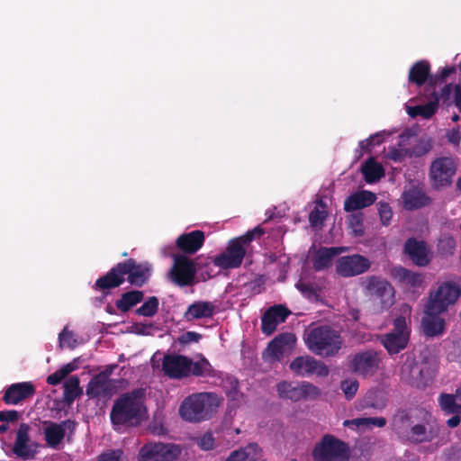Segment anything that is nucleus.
I'll list each match as a JSON object with an SVG mask.
<instances>
[{"label":"nucleus","instance_id":"obj_52","mask_svg":"<svg viewBox=\"0 0 461 461\" xmlns=\"http://www.w3.org/2000/svg\"><path fill=\"white\" fill-rule=\"evenodd\" d=\"M378 212L383 225L388 226L393 217L391 206L386 203H379Z\"/></svg>","mask_w":461,"mask_h":461},{"label":"nucleus","instance_id":"obj_49","mask_svg":"<svg viewBox=\"0 0 461 461\" xmlns=\"http://www.w3.org/2000/svg\"><path fill=\"white\" fill-rule=\"evenodd\" d=\"M264 234V230L259 226L254 228L252 230L247 231L244 235L235 238L241 246L246 248L255 239L256 236L260 237Z\"/></svg>","mask_w":461,"mask_h":461},{"label":"nucleus","instance_id":"obj_9","mask_svg":"<svg viewBox=\"0 0 461 461\" xmlns=\"http://www.w3.org/2000/svg\"><path fill=\"white\" fill-rule=\"evenodd\" d=\"M366 294L379 300L382 310L386 311L394 303L395 291L386 279L377 276H367L363 283Z\"/></svg>","mask_w":461,"mask_h":461},{"label":"nucleus","instance_id":"obj_53","mask_svg":"<svg viewBox=\"0 0 461 461\" xmlns=\"http://www.w3.org/2000/svg\"><path fill=\"white\" fill-rule=\"evenodd\" d=\"M59 347L67 345L69 348H74L77 344V339L71 331H68L67 328L59 334Z\"/></svg>","mask_w":461,"mask_h":461},{"label":"nucleus","instance_id":"obj_23","mask_svg":"<svg viewBox=\"0 0 461 461\" xmlns=\"http://www.w3.org/2000/svg\"><path fill=\"white\" fill-rule=\"evenodd\" d=\"M124 282L125 277L122 276L120 263H117L105 275L97 278L94 289L107 295L111 289L120 287Z\"/></svg>","mask_w":461,"mask_h":461},{"label":"nucleus","instance_id":"obj_32","mask_svg":"<svg viewBox=\"0 0 461 461\" xmlns=\"http://www.w3.org/2000/svg\"><path fill=\"white\" fill-rule=\"evenodd\" d=\"M414 424L411 409H398L392 418V427L399 438H402L404 434Z\"/></svg>","mask_w":461,"mask_h":461},{"label":"nucleus","instance_id":"obj_25","mask_svg":"<svg viewBox=\"0 0 461 461\" xmlns=\"http://www.w3.org/2000/svg\"><path fill=\"white\" fill-rule=\"evenodd\" d=\"M404 253L419 267H426L430 262L427 245L422 240L414 238L408 239L404 243Z\"/></svg>","mask_w":461,"mask_h":461},{"label":"nucleus","instance_id":"obj_60","mask_svg":"<svg viewBox=\"0 0 461 461\" xmlns=\"http://www.w3.org/2000/svg\"><path fill=\"white\" fill-rule=\"evenodd\" d=\"M456 68L454 67L443 68L438 75L433 77V86L437 81L444 82L451 74L455 73Z\"/></svg>","mask_w":461,"mask_h":461},{"label":"nucleus","instance_id":"obj_51","mask_svg":"<svg viewBox=\"0 0 461 461\" xmlns=\"http://www.w3.org/2000/svg\"><path fill=\"white\" fill-rule=\"evenodd\" d=\"M384 139L380 133L371 135L369 138L359 142V148L364 150H371L375 146L380 145Z\"/></svg>","mask_w":461,"mask_h":461},{"label":"nucleus","instance_id":"obj_46","mask_svg":"<svg viewBox=\"0 0 461 461\" xmlns=\"http://www.w3.org/2000/svg\"><path fill=\"white\" fill-rule=\"evenodd\" d=\"M284 352L285 349L274 339L269 342L263 355L264 357L267 356L269 357L270 360H280L284 355Z\"/></svg>","mask_w":461,"mask_h":461},{"label":"nucleus","instance_id":"obj_57","mask_svg":"<svg viewBox=\"0 0 461 461\" xmlns=\"http://www.w3.org/2000/svg\"><path fill=\"white\" fill-rule=\"evenodd\" d=\"M202 335L195 331H186L178 338V342L181 345H187L191 342H198Z\"/></svg>","mask_w":461,"mask_h":461},{"label":"nucleus","instance_id":"obj_59","mask_svg":"<svg viewBox=\"0 0 461 461\" xmlns=\"http://www.w3.org/2000/svg\"><path fill=\"white\" fill-rule=\"evenodd\" d=\"M67 375H65V373L63 372V370L61 369V367L59 369H58L57 371H55L54 373L50 374L48 377H47V384H50V385H58L59 384L61 383V381L66 377Z\"/></svg>","mask_w":461,"mask_h":461},{"label":"nucleus","instance_id":"obj_11","mask_svg":"<svg viewBox=\"0 0 461 461\" xmlns=\"http://www.w3.org/2000/svg\"><path fill=\"white\" fill-rule=\"evenodd\" d=\"M456 172V164L452 158L440 157L434 159L429 167V179L436 189L449 186Z\"/></svg>","mask_w":461,"mask_h":461},{"label":"nucleus","instance_id":"obj_21","mask_svg":"<svg viewBox=\"0 0 461 461\" xmlns=\"http://www.w3.org/2000/svg\"><path fill=\"white\" fill-rule=\"evenodd\" d=\"M391 276L399 283L403 289L414 293L424 283L422 274L413 272L402 266L393 267L391 269Z\"/></svg>","mask_w":461,"mask_h":461},{"label":"nucleus","instance_id":"obj_47","mask_svg":"<svg viewBox=\"0 0 461 461\" xmlns=\"http://www.w3.org/2000/svg\"><path fill=\"white\" fill-rule=\"evenodd\" d=\"M295 287L307 299L311 300L318 296L317 289L312 283L299 281L296 283Z\"/></svg>","mask_w":461,"mask_h":461},{"label":"nucleus","instance_id":"obj_39","mask_svg":"<svg viewBox=\"0 0 461 461\" xmlns=\"http://www.w3.org/2000/svg\"><path fill=\"white\" fill-rule=\"evenodd\" d=\"M83 394L80 387V381L77 375L69 376L64 383L63 399L68 404H71L74 401Z\"/></svg>","mask_w":461,"mask_h":461},{"label":"nucleus","instance_id":"obj_24","mask_svg":"<svg viewBox=\"0 0 461 461\" xmlns=\"http://www.w3.org/2000/svg\"><path fill=\"white\" fill-rule=\"evenodd\" d=\"M204 240L203 231L195 230L181 234L176 240V246L183 255H193L203 247Z\"/></svg>","mask_w":461,"mask_h":461},{"label":"nucleus","instance_id":"obj_1","mask_svg":"<svg viewBox=\"0 0 461 461\" xmlns=\"http://www.w3.org/2000/svg\"><path fill=\"white\" fill-rule=\"evenodd\" d=\"M144 390L134 389L120 395L113 402L110 412L112 424L116 426H136L141 421L144 406Z\"/></svg>","mask_w":461,"mask_h":461},{"label":"nucleus","instance_id":"obj_30","mask_svg":"<svg viewBox=\"0 0 461 461\" xmlns=\"http://www.w3.org/2000/svg\"><path fill=\"white\" fill-rule=\"evenodd\" d=\"M113 388V386L110 379H105L103 375H96L87 384L86 393L92 399L105 398L112 395Z\"/></svg>","mask_w":461,"mask_h":461},{"label":"nucleus","instance_id":"obj_44","mask_svg":"<svg viewBox=\"0 0 461 461\" xmlns=\"http://www.w3.org/2000/svg\"><path fill=\"white\" fill-rule=\"evenodd\" d=\"M159 301L156 296L148 297L144 303L139 307L135 312L137 315L144 317H153L158 311Z\"/></svg>","mask_w":461,"mask_h":461},{"label":"nucleus","instance_id":"obj_54","mask_svg":"<svg viewBox=\"0 0 461 461\" xmlns=\"http://www.w3.org/2000/svg\"><path fill=\"white\" fill-rule=\"evenodd\" d=\"M214 438L212 433L206 432L197 439V445L203 450L208 451L214 447Z\"/></svg>","mask_w":461,"mask_h":461},{"label":"nucleus","instance_id":"obj_8","mask_svg":"<svg viewBox=\"0 0 461 461\" xmlns=\"http://www.w3.org/2000/svg\"><path fill=\"white\" fill-rule=\"evenodd\" d=\"M182 448L174 443L148 442L140 449L138 461H175Z\"/></svg>","mask_w":461,"mask_h":461},{"label":"nucleus","instance_id":"obj_6","mask_svg":"<svg viewBox=\"0 0 461 461\" xmlns=\"http://www.w3.org/2000/svg\"><path fill=\"white\" fill-rule=\"evenodd\" d=\"M411 337V327L405 316H397L393 322L391 331L380 336V342L389 355L398 354L408 346Z\"/></svg>","mask_w":461,"mask_h":461},{"label":"nucleus","instance_id":"obj_63","mask_svg":"<svg viewBox=\"0 0 461 461\" xmlns=\"http://www.w3.org/2000/svg\"><path fill=\"white\" fill-rule=\"evenodd\" d=\"M77 359H74L72 362L68 363L61 366V369L65 373L66 375H68L73 371L78 368V365L77 364Z\"/></svg>","mask_w":461,"mask_h":461},{"label":"nucleus","instance_id":"obj_38","mask_svg":"<svg viewBox=\"0 0 461 461\" xmlns=\"http://www.w3.org/2000/svg\"><path fill=\"white\" fill-rule=\"evenodd\" d=\"M434 99L425 104L409 106L407 113L410 117L416 118L420 116L424 119L431 118L437 112L438 107V96L433 92Z\"/></svg>","mask_w":461,"mask_h":461},{"label":"nucleus","instance_id":"obj_14","mask_svg":"<svg viewBox=\"0 0 461 461\" xmlns=\"http://www.w3.org/2000/svg\"><path fill=\"white\" fill-rule=\"evenodd\" d=\"M247 249L235 239L228 242L225 251L215 256L212 263L222 269H234L241 266L246 256Z\"/></svg>","mask_w":461,"mask_h":461},{"label":"nucleus","instance_id":"obj_2","mask_svg":"<svg viewBox=\"0 0 461 461\" xmlns=\"http://www.w3.org/2000/svg\"><path fill=\"white\" fill-rule=\"evenodd\" d=\"M308 349L322 357L337 356L344 346L340 331L330 325H320L310 329L304 338Z\"/></svg>","mask_w":461,"mask_h":461},{"label":"nucleus","instance_id":"obj_3","mask_svg":"<svg viewBox=\"0 0 461 461\" xmlns=\"http://www.w3.org/2000/svg\"><path fill=\"white\" fill-rule=\"evenodd\" d=\"M162 370L171 379H182L191 375L206 376L211 374L212 366L205 357L193 361L183 355L167 354L163 357Z\"/></svg>","mask_w":461,"mask_h":461},{"label":"nucleus","instance_id":"obj_22","mask_svg":"<svg viewBox=\"0 0 461 461\" xmlns=\"http://www.w3.org/2000/svg\"><path fill=\"white\" fill-rule=\"evenodd\" d=\"M35 392L36 388L31 382L15 383L5 389L3 401L8 405H17L23 401L32 398Z\"/></svg>","mask_w":461,"mask_h":461},{"label":"nucleus","instance_id":"obj_5","mask_svg":"<svg viewBox=\"0 0 461 461\" xmlns=\"http://www.w3.org/2000/svg\"><path fill=\"white\" fill-rule=\"evenodd\" d=\"M312 455L314 461H348L349 447L333 435L326 434L316 443Z\"/></svg>","mask_w":461,"mask_h":461},{"label":"nucleus","instance_id":"obj_34","mask_svg":"<svg viewBox=\"0 0 461 461\" xmlns=\"http://www.w3.org/2000/svg\"><path fill=\"white\" fill-rule=\"evenodd\" d=\"M215 306L211 302L197 301L190 304L184 316L187 321L210 318L214 314Z\"/></svg>","mask_w":461,"mask_h":461},{"label":"nucleus","instance_id":"obj_31","mask_svg":"<svg viewBox=\"0 0 461 461\" xmlns=\"http://www.w3.org/2000/svg\"><path fill=\"white\" fill-rule=\"evenodd\" d=\"M376 200V195L367 190L356 192L348 195L344 202L346 212H354L370 206Z\"/></svg>","mask_w":461,"mask_h":461},{"label":"nucleus","instance_id":"obj_27","mask_svg":"<svg viewBox=\"0 0 461 461\" xmlns=\"http://www.w3.org/2000/svg\"><path fill=\"white\" fill-rule=\"evenodd\" d=\"M442 312H435L430 306L426 305L425 316L422 317L421 326L423 332L428 337H438L445 331V321L439 315Z\"/></svg>","mask_w":461,"mask_h":461},{"label":"nucleus","instance_id":"obj_61","mask_svg":"<svg viewBox=\"0 0 461 461\" xmlns=\"http://www.w3.org/2000/svg\"><path fill=\"white\" fill-rule=\"evenodd\" d=\"M19 419V412L15 410L0 411V421H16Z\"/></svg>","mask_w":461,"mask_h":461},{"label":"nucleus","instance_id":"obj_17","mask_svg":"<svg viewBox=\"0 0 461 461\" xmlns=\"http://www.w3.org/2000/svg\"><path fill=\"white\" fill-rule=\"evenodd\" d=\"M379 354L375 350H366L356 354L351 362L350 369L357 375L366 377L373 375L378 369Z\"/></svg>","mask_w":461,"mask_h":461},{"label":"nucleus","instance_id":"obj_19","mask_svg":"<svg viewBox=\"0 0 461 461\" xmlns=\"http://www.w3.org/2000/svg\"><path fill=\"white\" fill-rule=\"evenodd\" d=\"M30 426L27 423H21L17 432L14 444L12 451L15 456L23 460L33 459L37 452L36 448L38 445L31 442L30 438Z\"/></svg>","mask_w":461,"mask_h":461},{"label":"nucleus","instance_id":"obj_58","mask_svg":"<svg viewBox=\"0 0 461 461\" xmlns=\"http://www.w3.org/2000/svg\"><path fill=\"white\" fill-rule=\"evenodd\" d=\"M122 450L116 449L104 453L99 456L98 461H122Z\"/></svg>","mask_w":461,"mask_h":461},{"label":"nucleus","instance_id":"obj_33","mask_svg":"<svg viewBox=\"0 0 461 461\" xmlns=\"http://www.w3.org/2000/svg\"><path fill=\"white\" fill-rule=\"evenodd\" d=\"M262 449L257 443H250L247 447L232 451L226 461H264Z\"/></svg>","mask_w":461,"mask_h":461},{"label":"nucleus","instance_id":"obj_48","mask_svg":"<svg viewBox=\"0 0 461 461\" xmlns=\"http://www.w3.org/2000/svg\"><path fill=\"white\" fill-rule=\"evenodd\" d=\"M455 247V240L449 236L441 238L438 244V249L442 255H452L454 253Z\"/></svg>","mask_w":461,"mask_h":461},{"label":"nucleus","instance_id":"obj_13","mask_svg":"<svg viewBox=\"0 0 461 461\" xmlns=\"http://www.w3.org/2000/svg\"><path fill=\"white\" fill-rule=\"evenodd\" d=\"M276 390L280 398L292 402L316 398L320 394L319 388L309 382L294 385L291 382L283 381L277 384Z\"/></svg>","mask_w":461,"mask_h":461},{"label":"nucleus","instance_id":"obj_26","mask_svg":"<svg viewBox=\"0 0 461 461\" xmlns=\"http://www.w3.org/2000/svg\"><path fill=\"white\" fill-rule=\"evenodd\" d=\"M403 206L406 210L412 211L428 206L432 199L422 187L412 186L402 194Z\"/></svg>","mask_w":461,"mask_h":461},{"label":"nucleus","instance_id":"obj_37","mask_svg":"<svg viewBox=\"0 0 461 461\" xmlns=\"http://www.w3.org/2000/svg\"><path fill=\"white\" fill-rule=\"evenodd\" d=\"M144 293L140 290H131L122 294L115 302L116 308L122 312H128L132 307L142 302Z\"/></svg>","mask_w":461,"mask_h":461},{"label":"nucleus","instance_id":"obj_40","mask_svg":"<svg viewBox=\"0 0 461 461\" xmlns=\"http://www.w3.org/2000/svg\"><path fill=\"white\" fill-rule=\"evenodd\" d=\"M386 419L384 417H363L344 421L345 426L354 425L357 428L371 429L374 427L384 428L386 425Z\"/></svg>","mask_w":461,"mask_h":461},{"label":"nucleus","instance_id":"obj_18","mask_svg":"<svg viewBox=\"0 0 461 461\" xmlns=\"http://www.w3.org/2000/svg\"><path fill=\"white\" fill-rule=\"evenodd\" d=\"M43 424L45 425L44 439L51 448H58L65 438L66 431L68 430L73 433L77 427L76 421L72 420H66L60 423L45 420Z\"/></svg>","mask_w":461,"mask_h":461},{"label":"nucleus","instance_id":"obj_55","mask_svg":"<svg viewBox=\"0 0 461 461\" xmlns=\"http://www.w3.org/2000/svg\"><path fill=\"white\" fill-rule=\"evenodd\" d=\"M408 148L397 149L391 147L388 151V157L394 162H402L406 157L409 158Z\"/></svg>","mask_w":461,"mask_h":461},{"label":"nucleus","instance_id":"obj_15","mask_svg":"<svg viewBox=\"0 0 461 461\" xmlns=\"http://www.w3.org/2000/svg\"><path fill=\"white\" fill-rule=\"evenodd\" d=\"M371 267L368 258L359 254L340 257L337 260L336 271L342 277H351L366 272Z\"/></svg>","mask_w":461,"mask_h":461},{"label":"nucleus","instance_id":"obj_4","mask_svg":"<svg viewBox=\"0 0 461 461\" xmlns=\"http://www.w3.org/2000/svg\"><path fill=\"white\" fill-rule=\"evenodd\" d=\"M219 406L217 395L213 393H197L187 396L180 405L179 414L189 422H200L210 419Z\"/></svg>","mask_w":461,"mask_h":461},{"label":"nucleus","instance_id":"obj_43","mask_svg":"<svg viewBox=\"0 0 461 461\" xmlns=\"http://www.w3.org/2000/svg\"><path fill=\"white\" fill-rule=\"evenodd\" d=\"M433 148L430 138H421L412 147L408 148L409 158H420L429 153Z\"/></svg>","mask_w":461,"mask_h":461},{"label":"nucleus","instance_id":"obj_12","mask_svg":"<svg viewBox=\"0 0 461 461\" xmlns=\"http://www.w3.org/2000/svg\"><path fill=\"white\" fill-rule=\"evenodd\" d=\"M119 263L122 276L132 286L142 287L149 280L152 271V267L149 263H139L134 258H129Z\"/></svg>","mask_w":461,"mask_h":461},{"label":"nucleus","instance_id":"obj_16","mask_svg":"<svg viewBox=\"0 0 461 461\" xmlns=\"http://www.w3.org/2000/svg\"><path fill=\"white\" fill-rule=\"evenodd\" d=\"M290 370L299 376H309L316 374L318 376L325 377L329 375L328 366L321 361L316 360L311 356H301L295 357L290 363Z\"/></svg>","mask_w":461,"mask_h":461},{"label":"nucleus","instance_id":"obj_35","mask_svg":"<svg viewBox=\"0 0 461 461\" xmlns=\"http://www.w3.org/2000/svg\"><path fill=\"white\" fill-rule=\"evenodd\" d=\"M342 249L337 247L321 248L312 259L313 268L321 271L331 265L332 259L339 255Z\"/></svg>","mask_w":461,"mask_h":461},{"label":"nucleus","instance_id":"obj_28","mask_svg":"<svg viewBox=\"0 0 461 461\" xmlns=\"http://www.w3.org/2000/svg\"><path fill=\"white\" fill-rule=\"evenodd\" d=\"M438 437V431L428 428L421 423L413 424L411 428L402 438V440L411 444L430 442Z\"/></svg>","mask_w":461,"mask_h":461},{"label":"nucleus","instance_id":"obj_64","mask_svg":"<svg viewBox=\"0 0 461 461\" xmlns=\"http://www.w3.org/2000/svg\"><path fill=\"white\" fill-rule=\"evenodd\" d=\"M455 99L454 103L456 108L461 113V84H458L455 86Z\"/></svg>","mask_w":461,"mask_h":461},{"label":"nucleus","instance_id":"obj_42","mask_svg":"<svg viewBox=\"0 0 461 461\" xmlns=\"http://www.w3.org/2000/svg\"><path fill=\"white\" fill-rule=\"evenodd\" d=\"M328 216L326 211V203L322 200H319L314 209L309 214V221L312 227H321L324 220Z\"/></svg>","mask_w":461,"mask_h":461},{"label":"nucleus","instance_id":"obj_56","mask_svg":"<svg viewBox=\"0 0 461 461\" xmlns=\"http://www.w3.org/2000/svg\"><path fill=\"white\" fill-rule=\"evenodd\" d=\"M276 341L282 346L285 350L286 348L291 347L296 341L295 335L290 332L279 334L275 338Z\"/></svg>","mask_w":461,"mask_h":461},{"label":"nucleus","instance_id":"obj_62","mask_svg":"<svg viewBox=\"0 0 461 461\" xmlns=\"http://www.w3.org/2000/svg\"><path fill=\"white\" fill-rule=\"evenodd\" d=\"M373 394L374 393H369L366 396V398L364 400L363 407L364 408H373V409L384 408L385 406V402H375L372 399Z\"/></svg>","mask_w":461,"mask_h":461},{"label":"nucleus","instance_id":"obj_10","mask_svg":"<svg viewBox=\"0 0 461 461\" xmlns=\"http://www.w3.org/2000/svg\"><path fill=\"white\" fill-rule=\"evenodd\" d=\"M173 260L169 271L171 281L179 287L193 285L197 272L194 261L183 254H174Z\"/></svg>","mask_w":461,"mask_h":461},{"label":"nucleus","instance_id":"obj_7","mask_svg":"<svg viewBox=\"0 0 461 461\" xmlns=\"http://www.w3.org/2000/svg\"><path fill=\"white\" fill-rule=\"evenodd\" d=\"M461 295L460 285L454 281H445L438 285L434 292H430L427 305L435 312H444L454 305Z\"/></svg>","mask_w":461,"mask_h":461},{"label":"nucleus","instance_id":"obj_20","mask_svg":"<svg viewBox=\"0 0 461 461\" xmlns=\"http://www.w3.org/2000/svg\"><path fill=\"white\" fill-rule=\"evenodd\" d=\"M291 314L289 309L282 304L269 307L262 315L261 330L266 335H271L278 324L285 321Z\"/></svg>","mask_w":461,"mask_h":461},{"label":"nucleus","instance_id":"obj_41","mask_svg":"<svg viewBox=\"0 0 461 461\" xmlns=\"http://www.w3.org/2000/svg\"><path fill=\"white\" fill-rule=\"evenodd\" d=\"M438 404L447 414H461V404L457 402L456 396L452 393H440Z\"/></svg>","mask_w":461,"mask_h":461},{"label":"nucleus","instance_id":"obj_29","mask_svg":"<svg viewBox=\"0 0 461 461\" xmlns=\"http://www.w3.org/2000/svg\"><path fill=\"white\" fill-rule=\"evenodd\" d=\"M430 63L422 59L415 62L409 70L408 80L418 86H423L428 80L433 86V76L430 74Z\"/></svg>","mask_w":461,"mask_h":461},{"label":"nucleus","instance_id":"obj_36","mask_svg":"<svg viewBox=\"0 0 461 461\" xmlns=\"http://www.w3.org/2000/svg\"><path fill=\"white\" fill-rule=\"evenodd\" d=\"M361 172L368 184L375 183L384 176L383 166L373 157L366 159L361 167Z\"/></svg>","mask_w":461,"mask_h":461},{"label":"nucleus","instance_id":"obj_50","mask_svg":"<svg viewBox=\"0 0 461 461\" xmlns=\"http://www.w3.org/2000/svg\"><path fill=\"white\" fill-rule=\"evenodd\" d=\"M358 382L357 380H344L340 384V388L343 391L345 397L351 400L358 390Z\"/></svg>","mask_w":461,"mask_h":461},{"label":"nucleus","instance_id":"obj_45","mask_svg":"<svg viewBox=\"0 0 461 461\" xmlns=\"http://www.w3.org/2000/svg\"><path fill=\"white\" fill-rule=\"evenodd\" d=\"M348 224L355 236L361 237L364 235L365 230L363 226V214L361 212L350 214L348 218Z\"/></svg>","mask_w":461,"mask_h":461}]
</instances>
